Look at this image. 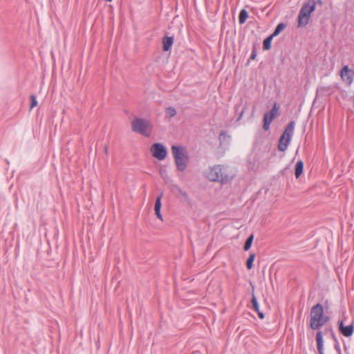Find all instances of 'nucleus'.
<instances>
[{"label": "nucleus", "mask_w": 354, "mask_h": 354, "mask_svg": "<svg viewBox=\"0 0 354 354\" xmlns=\"http://www.w3.org/2000/svg\"><path fill=\"white\" fill-rule=\"evenodd\" d=\"M220 145L222 146L225 142H228L230 140V136L227 134L225 131H221L218 136Z\"/></svg>", "instance_id": "aec40b11"}, {"label": "nucleus", "mask_w": 354, "mask_h": 354, "mask_svg": "<svg viewBox=\"0 0 354 354\" xmlns=\"http://www.w3.org/2000/svg\"><path fill=\"white\" fill-rule=\"evenodd\" d=\"M131 128L133 131L140 133L145 137H149L150 133L147 132V129H151V125L149 121L143 118H136L132 121Z\"/></svg>", "instance_id": "423d86ee"}, {"label": "nucleus", "mask_w": 354, "mask_h": 354, "mask_svg": "<svg viewBox=\"0 0 354 354\" xmlns=\"http://www.w3.org/2000/svg\"><path fill=\"white\" fill-rule=\"evenodd\" d=\"M342 80L347 84L351 85L353 82L354 77V71L350 69L348 66H344L340 72Z\"/></svg>", "instance_id": "9b49d317"}, {"label": "nucleus", "mask_w": 354, "mask_h": 354, "mask_svg": "<svg viewBox=\"0 0 354 354\" xmlns=\"http://www.w3.org/2000/svg\"><path fill=\"white\" fill-rule=\"evenodd\" d=\"M37 105V97L35 95H30V109H32L35 106Z\"/></svg>", "instance_id": "cd10ccee"}, {"label": "nucleus", "mask_w": 354, "mask_h": 354, "mask_svg": "<svg viewBox=\"0 0 354 354\" xmlns=\"http://www.w3.org/2000/svg\"><path fill=\"white\" fill-rule=\"evenodd\" d=\"M255 257H256V254L255 253H251L247 261H246V267L248 270H251L253 266H254V259H255Z\"/></svg>", "instance_id": "4be33fe9"}, {"label": "nucleus", "mask_w": 354, "mask_h": 354, "mask_svg": "<svg viewBox=\"0 0 354 354\" xmlns=\"http://www.w3.org/2000/svg\"><path fill=\"white\" fill-rule=\"evenodd\" d=\"M162 192H161L159 196H157L156 199V202H155V205H154V211H156V210H161V207H162V203H161V199H162Z\"/></svg>", "instance_id": "5701e85b"}, {"label": "nucleus", "mask_w": 354, "mask_h": 354, "mask_svg": "<svg viewBox=\"0 0 354 354\" xmlns=\"http://www.w3.org/2000/svg\"><path fill=\"white\" fill-rule=\"evenodd\" d=\"M253 241H254V234H251L247 238V239H246V241L245 242V244H244V246H243V250L245 251H248V250H249L251 248V246L252 245Z\"/></svg>", "instance_id": "412c9836"}, {"label": "nucleus", "mask_w": 354, "mask_h": 354, "mask_svg": "<svg viewBox=\"0 0 354 354\" xmlns=\"http://www.w3.org/2000/svg\"><path fill=\"white\" fill-rule=\"evenodd\" d=\"M263 129L265 131H268L270 129V126L271 122L263 119Z\"/></svg>", "instance_id": "c85d7f7f"}, {"label": "nucleus", "mask_w": 354, "mask_h": 354, "mask_svg": "<svg viewBox=\"0 0 354 354\" xmlns=\"http://www.w3.org/2000/svg\"><path fill=\"white\" fill-rule=\"evenodd\" d=\"M324 314V307L321 303H317L311 308L309 324V327L311 330H319V323Z\"/></svg>", "instance_id": "20e7f679"}, {"label": "nucleus", "mask_w": 354, "mask_h": 354, "mask_svg": "<svg viewBox=\"0 0 354 354\" xmlns=\"http://www.w3.org/2000/svg\"><path fill=\"white\" fill-rule=\"evenodd\" d=\"M324 332V335H329L330 336L331 341L334 342V348L337 351V354H342L341 347L339 342L336 337L335 333L333 330V327L332 324H328L325 326L324 328V330H322Z\"/></svg>", "instance_id": "1a4fd4ad"}, {"label": "nucleus", "mask_w": 354, "mask_h": 354, "mask_svg": "<svg viewBox=\"0 0 354 354\" xmlns=\"http://www.w3.org/2000/svg\"><path fill=\"white\" fill-rule=\"evenodd\" d=\"M315 6L316 5L322 6L323 4V1H322V0H317V1L315 0Z\"/></svg>", "instance_id": "72a5a7b5"}, {"label": "nucleus", "mask_w": 354, "mask_h": 354, "mask_svg": "<svg viewBox=\"0 0 354 354\" xmlns=\"http://www.w3.org/2000/svg\"><path fill=\"white\" fill-rule=\"evenodd\" d=\"M206 177L212 182H220L225 184L230 182L233 178V175L229 174L227 167L223 165H214L209 167L207 171Z\"/></svg>", "instance_id": "f257e3e1"}, {"label": "nucleus", "mask_w": 354, "mask_h": 354, "mask_svg": "<svg viewBox=\"0 0 354 354\" xmlns=\"http://www.w3.org/2000/svg\"><path fill=\"white\" fill-rule=\"evenodd\" d=\"M289 169V165L286 166L281 171L282 175H285L286 171Z\"/></svg>", "instance_id": "473e14b6"}, {"label": "nucleus", "mask_w": 354, "mask_h": 354, "mask_svg": "<svg viewBox=\"0 0 354 354\" xmlns=\"http://www.w3.org/2000/svg\"><path fill=\"white\" fill-rule=\"evenodd\" d=\"M245 109H246V107L245 106V107H244V108H243V109L241 110V113H240V114H239V117H238V118H237V120H241V118H242V116H243V113H244V111H245Z\"/></svg>", "instance_id": "2f4dec72"}, {"label": "nucleus", "mask_w": 354, "mask_h": 354, "mask_svg": "<svg viewBox=\"0 0 354 354\" xmlns=\"http://www.w3.org/2000/svg\"><path fill=\"white\" fill-rule=\"evenodd\" d=\"M171 151L177 170L180 171H185L188 161V156L185 149L180 145H172Z\"/></svg>", "instance_id": "f03ea898"}, {"label": "nucleus", "mask_w": 354, "mask_h": 354, "mask_svg": "<svg viewBox=\"0 0 354 354\" xmlns=\"http://www.w3.org/2000/svg\"><path fill=\"white\" fill-rule=\"evenodd\" d=\"M315 10V0H308L299 10L297 19L299 27H304L308 23L310 15Z\"/></svg>", "instance_id": "7ed1b4c3"}, {"label": "nucleus", "mask_w": 354, "mask_h": 354, "mask_svg": "<svg viewBox=\"0 0 354 354\" xmlns=\"http://www.w3.org/2000/svg\"><path fill=\"white\" fill-rule=\"evenodd\" d=\"M174 41V37L173 36L165 35L162 39L163 51H169L171 49Z\"/></svg>", "instance_id": "2eb2a0df"}, {"label": "nucleus", "mask_w": 354, "mask_h": 354, "mask_svg": "<svg viewBox=\"0 0 354 354\" xmlns=\"http://www.w3.org/2000/svg\"><path fill=\"white\" fill-rule=\"evenodd\" d=\"M250 286L252 287L251 304H252V309H253L254 311H255L257 313L258 317H259V318L260 319H263L265 318V315L259 309V302L257 301V297L255 296V294H254V286L253 285L252 281H250Z\"/></svg>", "instance_id": "f8f14e48"}, {"label": "nucleus", "mask_w": 354, "mask_h": 354, "mask_svg": "<svg viewBox=\"0 0 354 354\" xmlns=\"http://www.w3.org/2000/svg\"><path fill=\"white\" fill-rule=\"evenodd\" d=\"M304 164L301 160H299L295 167V175L296 178H299L304 173Z\"/></svg>", "instance_id": "dca6fc26"}, {"label": "nucleus", "mask_w": 354, "mask_h": 354, "mask_svg": "<svg viewBox=\"0 0 354 354\" xmlns=\"http://www.w3.org/2000/svg\"><path fill=\"white\" fill-rule=\"evenodd\" d=\"M155 214L156 216H157V218H158L159 219H160L161 221L162 220V216L161 214V212H160V210H156L155 211Z\"/></svg>", "instance_id": "7c9ffc66"}, {"label": "nucleus", "mask_w": 354, "mask_h": 354, "mask_svg": "<svg viewBox=\"0 0 354 354\" xmlns=\"http://www.w3.org/2000/svg\"><path fill=\"white\" fill-rule=\"evenodd\" d=\"M330 316L329 315H327L325 313L322 317V321L319 323V326L318 330H321L320 328L322 327H323L324 325H326V326L328 325L327 323L328 322H330Z\"/></svg>", "instance_id": "b1692460"}, {"label": "nucleus", "mask_w": 354, "mask_h": 354, "mask_svg": "<svg viewBox=\"0 0 354 354\" xmlns=\"http://www.w3.org/2000/svg\"><path fill=\"white\" fill-rule=\"evenodd\" d=\"M346 319V317L344 318L339 319L337 321V328L339 333L345 337H351L354 333V319L352 322L347 325H344V319Z\"/></svg>", "instance_id": "6e6552de"}, {"label": "nucleus", "mask_w": 354, "mask_h": 354, "mask_svg": "<svg viewBox=\"0 0 354 354\" xmlns=\"http://www.w3.org/2000/svg\"><path fill=\"white\" fill-rule=\"evenodd\" d=\"M165 113L167 116L172 118L176 115V110L175 108L172 106H169L166 109Z\"/></svg>", "instance_id": "bb28decb"}, {"label": "nucleus", "mask_w": 354, "mask_h": 354, "mask_svg": "<svg viewBox=\"0 0 354 354\" xmlns=\"http://www.w3.org/2000/svg\"><path fill=\"white\" fill-rule=\"evenodd\" d=\"M315 340L317 343L318 354H324V332L322 330L317 331Z\"/></svg>", "instance_id": "4468645a"}, {"label": "nucleus", "mask_w": 354, "mask_h": 354, "mask_svg": "<svg viewBox=\"0 0 354 354\" xmlns=\"http://www.w3.org/2000/svg\"><path fill=\"white\" fill-rule=\"evenodd\" d=\"M174 189L177 190L182 196L186 200L187 202H189V198L186 192L183 191L178 185H174Z\"/></svg>", "instance_id": "393cba45"}, {"label": "nucleus", "mask_w": 354, "mask_h": 354, "mask_svg": "<svg viewBox=\"0 0 354 354\" xmlns=\"http://www.w3.org/2000/svg\"><path fill=\"white\" fill-rule=\"evenodd\" d=\"M335 89H339V84L337 83L326 86H321L317 88L315 98L313 101V104L320 93L322 95L330 96L335 93Z\"/></svg>", "instance_id": "9d476101"}, {"label": "nucleus", "mask_w": 354, "mask_h": 354, "mask_svg": "<svg viewBox=\"0 0 354 354\" xmlns=\"http://www.w3.org/2000/svg\"><path fill=\"white\" fill-rule=\"evenodd\" d=\"M295 122L290 121L286 127L284 131L281 135L278 142V150L280 151H285L291 141L292 137L294 134Z\"/></svg>", "instance_id": "39448f33"}, {"label": "nucleus", "mask_w": 354, "mask_h": 354, "mask_svg": "<svg viewBox=\"0 0 354 354\" xmlns=\"http://www.w3.org/2000/svg\"><path fill=\"white\" fill-rule=\"evenodd\" d=\"M248 18V12L246 9L243 8L241 10L239 15V23L242 25L245 23Z\"/></svg>", "instance_id": "f3484780"}, {"label": "nucleus", "mask_w": 354, "mask_h": 354, "mask_svg": "<svg viewBox=\"0 0 354 354\" xmlns=\"http://www.w3.org/2000/svg\"><path fill=\"white\" fill-rule=\"evenodd\" d=\"M274 37H272V35L268 36L263 41V49L264 50H268L272 47V41Z\"/></svg>", "instance_id": "a211bd4d"}, {"label": "nucleus", "mask_w": 354, "mask_h": 354, "mask_svg": "<svg viewBox=\"0 0 354 354\" xmlns=\"http://www.w3.org/2000/svg\"><path fill=\"white\" fill-rule=\"evenodd\" d=\"M257 46H258V44H254L253 45L252 49V53H251L250 57L248 59V62L256 59L257 55Z\"/></svg>", "instance_id": "a878e982"}, {"label": "nucleus", "mask_w": 354, "mask_h": 354, "mask_svg": "<svg viewBox=\"0 0 354 354\" xmlns=\"http://www.w3.org/2000/svg\"><path fill=\"white\" fill-rule=\"evenodd\" d=\"M287 24L286 23L281 22L277 24L273 32L271 34L272 37L278 36L286 27Z\"/></svg>", "instance_id": "6ab92c4d"}, {"label": "nucleus", "mask_w": 354, "mask_h": 354, "mask_svg": "<svg viewBox=\"0 0 354 354\" xmlns=\"http://www.w3.org/2000/svg\"><path fill=\"white\" fill-rule=\"evenodd\" d=\"M150 151L153 157L158 160H164L167 155L166 147L160 142L153 143L150 148Z\"/></svg>", "instance_id": "0eeeda50"}, {"label": "nucleus", "mask_w": 354, "mask_h": 354, "mask_svg": "<svg viewBox=\"0 0 354 354\" xmlns=\"http://www.w3.org/2000/svg\"><path fill=\"white\" fill-rule=\"evenodd\" d=\"M279 106L275 102L270 111L266 112L263 115V119L272 122V120L279 115Z\"/></svg>", "instance_id": "ddd939ff"}, {"label": "nucleus", "mask_w": 354, "mask_h": 354, "mask_svg": "<svg viewBox=\"0 0 354 354\" xmlns=\"http://www.w3.org/2000/svg\"><path fill=\"white\" fill-rule=\"evenodd\" d=\"M324 307V310H326V313H328V309L329 308V301L328 299L325 300L323 304Z\"/></svg>", "instance_id": "c756f323"}]
</instances>
